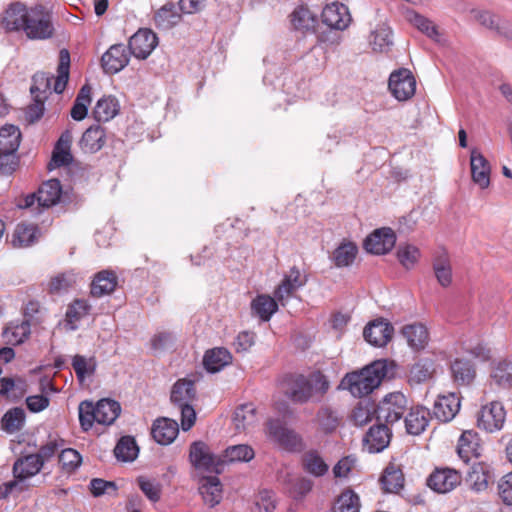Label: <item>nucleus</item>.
Segmentation results:
<instances>
[{
    "label": "nucleus",
    "mask_w": 512,
    "mask_h": 512,
    "mask_svg": "<svg viewBox=\"0 0 512 512\" xmlns=\"http://www.w3.org/2000/svg\"><path fill=\"white\" fill-rule=\"evenodd\" d=\"M492 382L501 389L512 388V360H500L492 366Z\"/></svg>",
    "instance_id": "c03bdc74"
},
{
    "label": "nucleus",
    "mask_w": 512,
    "mask_h": 512,
    "mask_svg": "<svg viewBox=\"0 0 512 512\" xmlns=\"http://www.w3.org/2000/svg\"><path fill=\"white\" fill-rule=\"evenodd\" d=\"M266 433L271 440L289 451L299 450L303 445L301 436L278 419H270L267 422Z\"/></svg>",
    "instance_id": "9d476101"
},
{
    "label": "nucleus",
    "mask_w": 512,
    "mask_h": 512,
    "mask_svg": "<svg viewBox=\"0 0 512 512\" xmlns=\"http://www.w3.org/2000/svg\"><path fill=\"white\" fill-rule=\"evenodd\" d=\"M278 304L279 302L275 296L260 294L251 301V312L261 321L267 322L277 312Z\"/></svg>",
    "instance_id": "7c9ffc66"
},
{
    "label": "nucleus",
    "mask_w": 512,
    "mask_h": 512,
    "mask_svg": "<svg viewBox=\"0 0 512 512\" xmlns=\"http://www.w3.org/2000/svg\"><path fill=\"white\" fill-rule=\"evenodd\" d=\"M420 255V250L412 244H400L397 248V258L405 269H412Z\"/></svg>",
    "instance_id": "0e129e2a"
},
{
    "label": "nucleus",
    "mask_w": 512,
    "mask_h": 512,
    "mask_svg": "<svg viewBox=\"0 0 512 512\" xmlns=\"http://www.w3.org/2000/svg\"><path fill=\"white\" fill-rule=\"evenodd\" d=\"M96 422L111 425L121 412L120 404L111 399H101L96 403Z\"/></svg>",
    "instance_id": "37998d69"
},
{
    "label": "nucleus",
    "mask_w": 512,
    "mask_h": 512,
    "mask_svg": "<svg viewBox=\"0 0 512 512\" xmlns=\"http://www.w3.org/2000/svg\"><path fill=\"white\" fill-rule=\"evenodd\" d=\"M195 397L196 391L192 380L180 379L172 387L171 401L176 406L192 404Z\"/></svg>",
    "instance_id": "a19ab883"
},
{
    "label": "nucleus",
    "mask_w": 512,
    "mask_h": 512,
    "mask_svg": "<svg viewBox=\"0 0 512 512\" xmlns=\"http://www.w3.org/2000/svg\"><path fill=\"white\" fill-rule=\"evenodd\" d=\"M474 18L486 28L512 41V23L501 19L489 11L472 10Z\"/></svg>",
    "instance_id": "412c9836"
},
{
    "label": "nucleus",
    "mask_w": 512,
    "mask_h": 512,
    "mask_svg": "<svg viewBox=\"0 0 512 512\" xmlns=\"http://www.w3.org/2000/svg\"><path fill=\"white\" fill-rule=\"evenodd\" d=\"M301 466L304 472L316 478L323 477L329 471V465L316 449H310L302 455Z\"/></svg>",
    "instance_id": "c85d7f7f"
},
{
    "label": "nucleus",
    "mask_w": 512,
    "mask_h": 512,
    "mask_svg": "<svg viewBox=\"0 0 512 512\" xmlns=\"http://www.w3.org/2000/svg\"><path fill=\"white\" fill-rule=\"evenodd\" d=\"M433 271L438 283L446 288L452 283V266L447 251L438 252L433 259Z\"/></svg>",
    "instance_id": "4c0bfd02"
},
{
    "label": "nucleus",
    "mask_w": 512,
    "mask_h": 512,
    "mask_svg": "<svg viewBox=\"0 0 512 512\" xmlns=\"http://www.w3.org/2000/svg\"><path fill=\"white\" fill-rule=\"evenodd\" d=\"M402 335L408 345L414 350L424 349L428 343V330L421 323L406 325L402 328Z\"/></svg>",
    "instance_id": "ea45409f"
},
{
    "label": "nucleus",
    "mask_w": 512,
    "mask_h": 512,
    "mask_svg": "<svg viewBox=\"0 0 512 512\" xmlns=\"http://www.w3.org/2000/svg\"><path fill=\"white\" fill-rule=\"evenodd\" d=\"M368 42L374 52L386 53L392 45V31L385 23H379L370 32Z\"/></svg>",
    "instance_id": "c756f323"
},
{
    "label": "nucleus",
    "mask_w": 512,
    "mask_h": 512,
    "mask_svg": "<svg viewBox=\"0 0 512 512\" xmlns=\"http://www.w3.org/2000/svg\"><path fill=\"white\" fill-rule=\"evenodd\" d=\"M387 374V362L375 361L359 371L347 373L340 387L348 390L354 397H364L372 393Z\"/></svg>",
    "instance_id": "f03ea898"
},
{
    "label": "nucleus",
    "mask_w": 512,
    "mask_h": 512,
    "mask_svg": "<svg viewBox=\"0 0 512 512\" xmlns=\"http://www.w3.org/2000/svg\"><path fill=\"white\" fill-rule=\"evenodd\" d=\"M2 23L6 30L22 32L30 40H46L54 34L52 13L41 4L30 8L19 2L11 4Z\"/></svg>",
    "instance_id": "f257e3e1"
},
{
    "label": "nucleus",
    "mask_w": 512,
    "mask_h": 512,
    "mask_svg": "<svg viewBox=\"0 0 512 512\" xmlns=\"http://www.w3.org/2000/svg\"><path fill=\"white\" fill-rule=\"evenodd\" d=\"M360 507L359 496L354 491L347 489L338 497L334 506V512H359Z\"/></svg>",
    "instance_id": "052dcab7"
},
{
    "label": "nucleus",
    "mask_w": 512,
    "mask_h": 512,
    "mask_svg": "<svg viewBox=\"0 0 512 512\" xmlns=\"http://www.w3.org/2000/svg\"><path fill=\"white\" fill-rule=\"evenodd\" d=\"M69 68H70V54L67 49L60 50L59 53V65L57 69V76L54 77L47 75L43 72L34 74L32 78V85L30 87V93L33 97L38 95H45L46 99L51 91L57 94H61L68 83L69 79Z\"/></svg>",
    "instance_id": "7ed1b4c3"
},
{
    "label": "nucleus",
    "mask_w": 512,
    "mask_h": 512,
    "mask_svg": "<svg viewBox=\"0 0 512 512\" xmlns=\"http://www.w3.org/2000/svg\"><path fill=\"white\" fill-rule=\"evenodd\" d=\"M172 3L163 5L154 15V22L157 28L169 30L181 21V13Z\"/></svg>",
    "instance_id": "79ce46f5"
},
{
    "label": "nucleus",
    "mask_w": 512,
    "mask_h": 512,
    "mask_svg": "<svg viewBox=\"0 0 512 512\" xmlns=\"http://www.w3.org/2000/svg\"><path fill=\"white\" fill-rule=\"evenodd\" d=\"M152 436L161 445L172 443L179 433L178 423L169 418H160L154 421Z\"/></svg>",
    "instance_id": "bb28decb"
},
{
    "label": "nucleus",
    "mask_w": 512,
    "mask_h": 512,
    "mask_svg": "<svg viewBox=\"0 0 512 512\" xmlns=\"http://www.w3.org/2000/svg\"><path fill=\"white\" fill-rule=\"evenodd\" d=\"M330 388L327 377L321 372H313L308 377L298 376L292 383L287 396L294 403L304 404L320 401Z\"/></svg>",
    "instance_id": "20e7f679"
},
{
    "label": "nucleus",
    "mask_w": 512,
    "mask_h": 512,
    "mask_svg": "<svg viewBox=\"0 0 512 512\" xmlns=\"http://www.w3.org/2000/svg\"><path fill=\"white\" fill-rule=\"evenodd\" d=\"M105 130L100 125L89 127L82 135L80 147L84 152L95 153L105 144Z\"/></svg>",
    "instance_id": "e433bc0d"
},
{
    "label": "nucleus",
    "mask_w": 512,
    "mask_h": 512,
    "mask_svg": "<svg viewBox=\"0 0 512 512\" xmlns=\"http://www.w3.org/2000/svg\"><path fill=\"white\" fill-rule=\"evenodd\" d=\"M232 362V355L228 349L217 347L208 350L203 358V365L208 372L216 373Z\"/></svg>",
    "instance_id": "72a5a7b5"
},
{
    "label": "nucleus",
    "mask_w": 512,
    "mask_h": 512,
    "mask_svg": "<svg viewBox=\"0 0 512 512\" xmlns=\"http://www.w3.org/2000/svg\"><path fill=\"white\" fill-rule=\"evenodd\" d=\"M292 27L301 32L314 31L317 24L316 16L304 5L297 6L289 15Z\"/></svg>",
    "instance_id": "c9c22d12"
},
{
    "label": "nucleus",
    "mask_w": 512,
    "mask_h": 512,
    "mask_svg": "<svg viewBox=\"0 0 512 512\" xmlns=\"http://www.w3.org/2000/svg\"><path fill=\"white\" fill-rule=\"evenodd\" d=\"M506 411L501 402L492 401L484 405L478 416V427L486 432L493 433L503 428Z\"/></svg>",
    "instance_id": "9b49d317"
},
{
    "label": "nucleus",
    "mask_w": 512,
    "mask_h": 512,
    "mask_svg": "<svg viewBox=\"0 0 512 512\" xmlns=\"http://www.w3.org/2000/svg\"><path fill=\"white\" fill-rule=\"evenodd\" d=\"M43 469L34 453L18 457L13 463L14 479L0 485V499L7 498L13 492H22L27 488L26 481L36 476Z\"/></svg>",
    "instance_id": "39448f33"
},
{
    "label": "nucleus",
    "mask_w": 512,
    "mask_h": 512,
    "mask_svg": "<svg viewBox=\"0 0 512 512\" xmlns=\"http://www.w3.org/2000/svg\"><path fill=\"white\" fill-rule=\"evenodd\" d=\"M321 18L327 27L340 31L348 28L352 21L348 7L340 2L327 4L322 10Z\"/></svg>",
    "instance_id": "ddd939ff"
},
{
    "label": "nucleus",
    "mask_w": 512,
    "mask_h": 512,
    "mask_svg": "<svg viewBox=\"0 0 512 512\" xmlns=\"http://www.w3.org/2000/svg\"><path fill=\"white\" fill-rule=\"evenodd\" d=\"M408 407V400L401 392L386 395L376 407V419L379 422L393 424L399 421Z\"/></svg>",
    "instance_id": "6e6552de"
},
{
    "label": "nucleus",
    "mask_w": 512,
    "mask_h": 512,
    "mask_svg": "<svg viewBox=\"0 0 512 512\" xmlns=\"http://www.w3.org/2000/svg\"><path fill=\"white\" fill-rule=\"evenodd\" d=\"M396 243V235L391 228L375 230L364 241V248L367 252L376 255H383L393 249Z\"/></svg>",
    "instance_id": "f3484780"
},
{
    "label": "nucleus",
    "mask_w": 512,
    "mask_h": 512,
    "mask_svg": "<svg viewBox=\"0 0 512 512\" xmlns=\"http://www.w3.org/2000/svg\"><path fill=\"white\" fill-rule=\"evenodd\" d=\"M358 253V247L352 242L340 244L333 252L332 260L336 267L343 268L352 265Z\"/></svg>",
    "instance_id": "603ef678"
},
{
    "label": "nucleus",
    "mask_w": 512,
    "mask_h": 512,
    "mask_svg": "<svg viewBox=\"0 0 512 512\" xmlns=\"http://www.w3.org/2000/svg\"><path fill=\"white\" fill-rule=\"evenodd\" d=\"M71 364L80 383H83L87 377L93 375L97 368L95 357L87 358L79 354L73 356Z\"/></svg>",
    "instance_id": "5fc2aeb1"
},
{
    "label": "nucleus",
    "mask_w": 512,
    "mask_h": 512,
    "mask_svg": "<svg viewBox=\"0 0 512 512\" xmlns=\"http://www.w3.org/2000/svg\"><path fill=\"white\" fill-rule=\"evenodd\" d=\"M394 329L383 318L371 321L363 331L364 339L375 347H384L391 339Z\"/></svg>",
    "instance_id": "6ab92c4d"
},
{
    "label": "nucleus",
    "mask_w": 512,
    "mask_h": 512,
    "mask_svg": "<svg viewBox=\"0 0 512 512\" xmlns=\"http://www.w3.org/2000/svg\"><path fill=\"white\" fill-rule=\"evenodd\" d=\"M118 283L116 274L110 270L98 272L91 283V294L94 297H102L112 293Z\"/></svg>",
    "instance_id": "473e14b6"
},
{
    "label": "nucleus",
    "mask_w": 512,
    "mask_h": 512,
    "mask_svg": "<svg viewBox=\"0 0 512 512\" xmlns=\"http://www.w3.org/2000/svg\"><path fill=\"white\" fill-rule=\"evenodd\" d=\"M313 485V481L306 477L297 478L292 482L289 494L294 500L302 501L312 491Z\"/></svg>",
    "instance_id": "338daca9"
},
{
    "label": "nucleus",
    "mask_w": 512,
    "mask_h": 512,
    "mask_svg": "<svg viewBox=\"0 0 512 512\" xmlns=\"http://www.w3.org/2000/svg\"><path fill=\"white\" fill-rule=\"evenodd\" d=\"M21 140V132L14 125H5L0 128V156L17 152Z\"/></svg>",
    "instance_id": "58836bf2"
},
{
    "label": "nucleus",
    "mask_w": 512,
    "mask_h": 512,
    "mask_svg": "<svg viewBox=\"0 0 512 512\" xmlns=\"http://www.w3.org/2000/svg\"><path fill=\"white\" fill-rule=\"evenodd\" d=\"M158 45L156 34L150 29H139L129 39L128 50L139 59H146Z\"/></svg>",
    "instance_id": "4468645a"
},
{
    "label": "nucleus",
    "mask_w": 512,
    "mask_h": 512,
    "mask_svg": "<svg viewBox=\"0 0 512 512\" xmlns=\"http://www.w3.org/2000/svg\"><path fill=\"white\" fill-rule=\"evenodd\" d=\"M137 483L144 495L153 503H156L161 498L162 486L155 480L146 477H139Z\"/></svg>",
    "instance_id": "69168bd1"
},
{
    "label": "nucleus",
    "mask_w": 512,
    "mask_h": 512,
    "mask_svg": "<svg viewBox=\"0 0 512 512\" xmlns=\"http://www.w3.org/2000/svg\"><path fill=\"white\" fill-rule=\"evenodd\" d=\"M82 280V276L73 270L65 271L53 277L50 281V291L52 293H63L72 288L76 283Z\"/></svg>",
    "instance_id": "6e6d98bb"
},
{
    "label": "nucleus",
    "mask_w": 512,
    "mask_h": 512,
    "mask_svg": "<svg viewBox=\"0 0 512 512\" xmlns=\"http://www.w3.org/2000/svg\"><path fill=\"white\" fill-rule=\"evenodd\" d=\"M25 423V412L22 408L15 407L8 410L2 418V428L8 433L19 431Z\"/></svg>",
    "instance_id": "680f3d73"
},
{
    "label": "nucleus",
    "mask_w": 512,
    "mask_h": 512,
    "mask_svg": "<svg viewBox=\"0 0 512 512\" xmlns=\"http://www.w3.org/2000/svg\"><path fill=\"white\" fill-rule=\"evenodd\" d=\"M391 432L386 424L380 423L370 427L363 442L369 453H379L389 444Z\"/></svg>",
    "instance_id": "4be33fe9"
},
{
    "label": "nucleus",
    "mask_w": 512,
    "mask_h": 512,
    "mask_svg": "<svg viewBox=\"0 0 512 512\" xmlns=\"http://www.w3.org/2000/svg\"><path fill=\"white\" fill-rule=\"evenodd\" d=\"M457 453L459 457L468 463L472 457H479L481 454L480 439L475 431H464L458 441Z\"/></svg>",
    "instance_id": "cd10ccee"
},
{
    "label": "nucleus",
    "mask_w": 512,
    "mask_h": 512,
    "mask_svg": "<svg viewBox=\"0 0 512 512\" xmlns=\"http://www.w3.org/2000/svg\"><path fill=\"white\" fill-rule=\"evenodd\" d=\"M453 379L460 385H468L475 378L476 372L474 365L465 359H455L451 364Z\"/></svg>",
    "instance_id": "8fccbe9b"
},
{
    "label": "nucleus",
    "mask_w": 512,
    "mask_h": 512,
    "mask_svg": "<svg viewBox=\"0 0 512 512\" xmlns=\"http://www.w3.org/2000/svg\"><path fill=\"white\" fill-rule=\"evenodd\" d=\"M91 306L87 301L76 299L73 301L66 311V326L69 330L78 329V322L89 314Z\"/></svg>",
    "instance_id": "3c124183"
},
{
    "label": "nucleus",
    "mask_w": 512,
    "mask_h": 512,
    "mask_svg": "<svg viewBox=\"0 0 512 512\" xmlns=\"http://www.w3.org/2000/svg\"><path fill=\"white\" fill-rule=\"evenodd\" d=\"M62 195L61 183L58 179H50L39 187L36 193L29 194L19 201L17 206L21 209H31L32 213L39 214L42 209L57 204Z\"/></svg>",
    "instance_id": "423d86ee"
},
{
    "label": "nucleus",
    "mask_w": 512,
    "mask_h": 512,
    "mask_svg": "<svg viewBox=\"0 0 512 512\" xmlns=\"http://www.w3.org/2000/svg\"><path fill=\"white\" fill-rule=\"evenodd\" d=\"M307 282L306 277L301 275L300 270L293 266L284 275L280 284L274 290V296L281 306H286L293 294Z\"/></svg>",
    "instance_id": "f8f14e48"
},
{
    "label": "nucleus",
    "mask_w": 512,
    "mask_h": 512,
    "mask_svg": "<svg viewBox=\"0 0 512 512\" xmlns=\"http://www.w3.org/2000/svg\"><path fill=\"white\" fill-rule=\"evenodd\" d=\"M30 335V322L28 320H15L8 324L3 331V336L10 344H21Z\"/></svg>",
    "instance_id": "de8ad7c7"
},
{
    "label": "nucleus",
    "mask_w": 512,
    "mask_h": 512,
    "mask_svg": "<svg viewBox=\"0 0 512 512\" xmlns=\"http://www.w3.org/2000/svg\"><path fill=\"white\" fill-rule=\"evenodd\" d=\"M199 493L203 501L210 508L218 505L222 500V484L217 476H203L199 481Z\"/></svg>",
    "instance_id": "393cba45"
},
{
    "label": "nucleus",
    "mask_w": 512,
    "mask_h": 512,
    "mask_svg": "<svg viewBox=\"0 0 512 512\" xmlns=\"http://www.w3.org/2000/svg\"><path fill=\"white\" fill-rule=\"evenodd\" d=\"M189 460L196 470L215 474L222 473L225 465L222 456L214 454L203 441H195L191 444Z\"/></svg>",
    "instance_id": "0eeeda50"
},
{
    "label": "nucleus",
    "mask_w": 512,
    "mask_h": 512,
    "mask_svg": "<svg viewBox=\"0 0 512 512\" xmlns=\"http://www.w3.org/2000/svg\"><path fill=\"white\" fill-rule=\"evenodd\" d=\"M221 456L225 460V464L228 462H249L254 458L255 452L247 444H238L227 447Z\"/></svg>",
    "instance_id": "4d7b16f0"
},
{
    "label": "nucleus",
    "mask_w": 512,
    "mask_h": 512,
    "mask_svg": "<svg viewBox=\"0 0 512 512\" xmlns=\"http://www.w3.org/2000/svg\"><path fill=\"white\" fill-rule=\"evenodd\" d=\"M79 421L82 429L88 431L96 422V406L90 401H83L79 405Z\"/></svg>",
    "instance_id": "774afa93"
},
{
    "label": "nucleus",
    "mask_w": 512,
    "mask_h": 512,
    "mask_svg": "<svg viewBox=\"0 0 512 512\" xmlns=\"http://www.w3.org/2000/svg\"><path fill=\"white\" fill-rule=\"evenodd\" d=\"M470 167L473 182L481 189L488 188L490 185L491 166L477 148L471 150Z\"/></svg>",
    "instance_id": "aec40b11"
},
{
    "label": "nucleus",
    "mask_w": 512,
    "mask_h": 512,
    "mask_svg": "<svg viewBox=\"0 0 512 512\" xmlns=\"http://www.w3.org/2000/svg\"><path fill=\"white\" fill-rule=\"evenodd\" d=\"M388 87L398 101H406L415 94L416 80L409 69L400 68L391 73Z\"/></svg>",
    "instance_id": "1a4fd4ad"
},
{
    "label": "nucleus",
    "mask_w": 512,
    "mask_h": 512,
    "mask_svg": "<svg viewBox=\"0 0 512 512\" xmlns=\"http://www.w3.org/2000/svg\"><path fill=\"white\" fill-rule=\"evenodd\" d=\"M461 474L451 468L436 469L428 478L427 485L438 493H448L461 483Z\"/></svg>",
    "instance_id": "a211bd4d"
},
{
    "label": "nucleus",
    "mask_w": 512,
    "mask_h": 512,
    "mask_svg": "<svg viewBox=\"0 0 512 512\" xmlns=\"http://www.w3.org/2000/svg\"><path fill=\"white\" fill-rule=\"evenodd\" d=\"M343 416L340 411L329 404H323L316 412L313 422L317 430L324 435H331L341 426Z\"/></svg>",
    "instance_id": "dca6fc26"
},
{
    "label": "nucleus",
    "mask_w": 512,
    "mask_h": 512,
    "mask_svg": "<svg viewBox=\"0 0 512 512\" xmlns=\"http://www.w3.org/2000/svg\"><path fill=\"white\" fill-rule=\"evenodd\" d=\"M258 423L256 408L252 403H245L236 408L233 417L234 428L238 433H248Z\"/></svg>",
    "instance_id": "a878e982"
},
{
    "label": "nucleus",
    "mask_w": 512,
    "mask_h": 512,
    "mask_svg": "<svg viewBox=\"0 0 512 512\" xmlns=\"http://www.w3.org/2000/svg\"><path fill=\"white\" fill-rule=\"evenodd\" d=\"M373 416L376 417V408L368 402H359L352 410L350 419L356 426L368 424Z\"/></svg>",
    "instance_id": "e2e57ef3"
},
{
    "label": "nucleus",
    "mask_w": 512,
    "mask_h": 512,
    "mask_svg": "<svg viewBox=\"0 0 512 512\" xmlns=\"http://www.w3.org/2000/svg\"><path fill=\"white\" fill-rule=\"evenodd\" d=\"M460 409V399L456 393L438 396L433 406V415L441 422L451 421Z\"/></svg>",
    "instance_id": "5701e85b"
},
{
    "label": "nucleus",
    "mask_w": 512,
    "mask_h": 512,
    "mask_svg": "<svg viewBox=\"0 0 512 512\" xmlns=\"http://www.w3.org/2000/svg\"><path fill=\"white\" fill-rule=\"evenodd\" d=\"M430 412L422 406H416L410 409L405 417L406 431L411 435H420L429 423Z\"/></svg>",
    "instance_id": "2f4dec72"
},
{
    "label": "nucleus",
    "mask_w": 512,
    "mask_h": 512,
    "mask_svg": "<svg viewBox=\"0 0 512 512\" xmlns=\"http://www.w3.org/2000/svg\"><path fill=\"white\" fill-rule=\"evenodd\" d=\"M488 467L480 462L474 463L467 471L466 481L475 491H482L488 485L489 480Z\"/></svg>",
    "instance_id": "09e8293b"
},
{
    "label": "nucleus",
    "mask_w": 512,
    "mask_h": 512,
    "mask_svg": "<svg viewBox=\"0 0 512 512\" xmlns=\"http://www.w3.org/2000/svg\"><path fill=\"white\" fill-rule=\"evenodd\" d=\"M120 105L113 96H103L94 107L93 115L98 122H107L119 113Z\"/></svg>",
    "instance_id": "a18cd8bd"
},
{
    "label": "nucleus",
    "mask_w": 512,
    "mask_h": 512,
    "mask_svg": "<svg viewBox=\"0 0 512 512\" xmlns=\"http://www.w3.org/2000/svg\"><path fill=\"white\" fill-rule=\"evenodd\" d=\"M37 228L34 225L18 224L12 238L14 247H28L36 241Z\"/></svg>",
    "instance_id": "bf43d9fd"
},
{
    "label": "nucleus",
    "mask_w": 512,
    "mask_h": 512,
    "mask_svg": "<svg viewBox=\"0 0 512 512\" xmlns=\"http://www.w3.org/2000/svg\"><path fill=\"white\" fill-rule=\"evenodd\" d=\"M136 441L131 436H123L114 448V454L117 459L123 462H131L138 455Z\"/></svg>",
    "instance_id": "13d9d810"
},
{
    "label": "nucleus",
    "mask_w": 512,
    "mask_h": 512,
    "mask_svg": "<svg viewBox=\"0 0 512 512\" xmlns=\"http://www.w3.org/2000/svg\"><path fill=\"white\" fill-rule=\"evenodd\" d=\"M91 103V87L84 85L78 92L71 108L70 115L75 121L83 120L88 114V107Z\"/></svg>",
    "instance_id": "864d4df0"
},
{
    "label": "nucleus",
    "mask_w": 512,
    "mask_h": 512,
    "mask_svg": "<svg viewBox=\"0 0 512 512\" xmlns=\"http://www.w3.org/2000/svg\"><path fill=\"white\" fill-rule=\"evenodd\" d=\"M130 52L124 44L112 45L101 58L102 68L107 74H116L129 63Z\"/></svg>",
    "instance_id": "2eb2a0df"
},
{
    "label": "nucleus",
    "mask_w": 512,
    "mask_h": 512,
    "mask_svg": "<svg viewBox=\"0 0 512 512\" xmlns=\"http://www.w3.org/2000/svg\"><path fill=\"white\" fill-rule=\"evenodd\" d=\"M404 481V474L395 463H389L380 478L383 490L388 493H397L403 488Z\"/></svg>",
    "instance_id": "f704fd0d"
},
{
    "label": "nucleus",
    "mask_w": 512,
    "mask_h": 512,
    "mask_svg": "<svg viewBox=\"0 0 512 512\" xmlns=\"http://www.w3.org/2000/svg\"><path fill=\"white\" fill-rule=\"evenodd\" d=\"M71 141V131H64L54 147L51 161L48 164L49 170L69 165L72 162L73 157L70 152Z\"/></svg>",
    "instance_id": "b1692460"
},
{
    "label": "nucleus",
    "mask_w": 512,
    "mask_h": 512,
    "mask_svg": "<svg viewBox=\"0 0 512 512\" xmlns=\"http://www.w3.org/2000/svg\"><path fill=\"white\" fill-rule=\"evenodd\" d=\"M407 19L413 26L424 33L427 37L431 38L437 43H442V35L439 32L437 26L431 20L415 11H408Z\"/></svg>",
    "instance_id": "49530a36"
}]
</instances>
